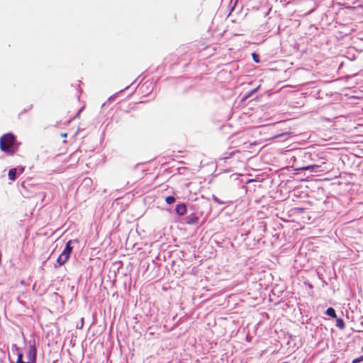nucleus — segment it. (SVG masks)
Wrapping results in <instances>:
<instances>
[{"mask_svg": "<svg viewBox=\"0 0 363 363\" xmlns=\"http://www.w3.org/2000/svg\"><path fill=\"white\" fill-rule=\"evenodd\" d=\"M26 357L28 363H36L37 349L35 345H30L26 351Z\"/></svg>", "mask_w": 363, "mask_h": 363, "instance_id": "7ed1b4c3", "label": "nucleus"}, {"mask_svg": "<svg viewBox=\"0 0 363 363\" xmlns=\"http://www.w3.org/2000/svg\"><path fill=\"white\" fill-rule=\"evenodd\" d=\"M67 135V134L66 133L61 134V137H62V138H66Z\"/></svg>", "mask_w": 363, "mask_h": 363, "instance_id": "2eb2a0df", "label": "nucleus"}, {"mask_svg": "<svg viewBox=\"0 0 363 363\" xmlns=\"http://www.w3.org/2000/svg\"><path fill=\"white\" fill-rule=\"evenodd\" d=\"M336 326L339 328L340 329H344L345 328V323L344 320L341 318H337L336 320Z\"/></svg>", "mask_w": 363, "mask_h": 363, "instance_id": "1a4fd4ad", "label": "nucleus"}, {"mask_svg": "<svg viewBox=\"0 0 363 363\" xmlns=\"http://www.w3.org/2000/svg\"><path fill=\"white\" fill-rule=\"evenodd\" d=\"M16 363H28V362H24L23 360V354L22 353H18Z\"/></svg>", "mask_w": 363, "mask_h": 363, "instance_id": "9b49d317", "label": "nucleus"}, {"mask_svg": "<svg viewBox=\"0 0 363 363\" xmlns=\"http://www.w3.org/2000/svg\"><path fill=\"white\" fill-rule=\"evenodd\" d=\"M320 166L317 164H312L308 166L302 167L300 168H298L297 170L303 171V170H312L314 171L315 169L318 168Z\"/></svg>", "mask_w": 363, "mask_h": 363, "instance_id": "0eeeda50", "label": "nucleus"}, {"mask_svg": "<svg viewBox=\"0 0 363 363\" xmlns=\"http://www.w3.org/2000/svg\"><path fill=\"white\" fill-rule=\"evenodd\" d=\"M16 168L10 169L8 173L9 179L11 181H14L16 179Z\"/></svg>", "mask_w": 363, "mask_h": 363, "instance_id": "423d86ee", "label": "nucleus"}, {"mask_svg": "<svg viewBox=\"0 0 363 363\" xmlns=\"http://www.w3.org/2000/svg\"><path fill=\"white\" fill-rule=\"evenodd\" d=\"M16 136L11 133H6L0 138V149L9 155H13L15 151L13 146L16 142Z\"/></svg>", "mask_w": 363, "mask_h": 363, "instance_id": "f257e3e1", "label": "nucleus"}, {"mask_svg": "<svg viewBox=\"0 0 363 363\" xmlns=\"http://www.w3.org/2000/svg\"><path fill=\"white\" fill-rule=\"evenodd\" d=\"M71 245H72V240H69L66 243V246H65L64 250L60 255V256L58 257V258L57 259V264H58V266H62V265L65 264L69 259L70 255L72 251V247L71 246Z\"/></svg>", "mask_w": 363, "mask_h": 363, "instance_id": "f03ea898", "label": "nucleus"}, {"mask_svg": "<svg viewBox=\"0 0 363 363\" xmlns=\"http://www.w3.org/2000/svg\"><path fill=\"white\" fill-rule=\"evenodd\" d=\"M186 223L189 225H195L198 223L199 218L196 216H191L186 218Z\"/></svg>", "mask_w": 363, "mask_h": 363, "instance_id": "39448f33", "label": "nucleus"}, {"mask_svg": "<svg viewBox=\"0 0 363 363\" xmlns=\"http://www.w3.org/2000/svg\"><path fill=\"white\" fill-rule=\"evenodd\" d=\"M363 361V354L352 361V363H359Z\"/></svg>", "mask_w": 363, "mask_h": 363, "instance_id": "f8f14e48", "label": "nucleus"}, {"mask_svg": "<svg viewBox=\"0 0 363 363\" xmlns=\"http://www.w3.org/2000/svg\"><path fill=\"white\" fill-rule=\"evenodd\" d=\"M252 56H253V60H254L256 62H259V59H258L257 55H255V54H253V55H252Z\"/></svg>", "mask_w": 363, "mask_h": 363, "instance_id": "ddd939ff", "label": "nucleus"}, {"mask_svg": "<svg viewBox=\"0 0 363 363\" xmlns=\"http://www.w3.org/2000/svg\"><path fill=\"white\" fill-rule=\"evenodd\" d=\"M257 89V88H256V89H253L252 91H250V93L249 94H247V95L246 96V97H245V98L249 97V96H250L253 92H255Z\"/></svg>", "mask_w": 363, "mask_h": 363, "instance_id": "4468645a", "label": "nucleus"}, {"mask_svg": "<svg viewBox=\"0 0 363 363\" xmlns=\"http://www.w3.org/2000/svg\"><path fill=\"white\" fill-rule=\"evenodd\" d=\"M175 210L177 214L184 216L186 213V206L184 203H179L177 205Z\"/></svg>", "mask_w": 363, "mask_h": 363, "instance_id": "20e7f679", "label": "nucleus"}, {"mask_svg": "<svg viewBox=\"0 0 363 363\" xmlns=\"http://www.w3.org/2000/svg\"><path fill=\"white\" fill-rule=\"evenodd\" d=\"M165 201L168 204H172V203H173L175 201V198L174 196H168L166 197Z\"/></svg>", "mask_w": 363, "mask_h": 363, "instance_id": "9d476101", "label": "nucleus"}, {"mask_svg": "<svg viewBox=\"0 0 363 363\" xmlns=\"http://www.w3.org/2000/svg\"><path fill=\"white\" fill-rule=\"evenodd\" d=\"M328 316L331 318H336V313L334 308L330 307L326 310L325 313Z\"/></svg>", "mask_w": 363, "mask_h": 363, "instance_id": "6e6552de", "label": "nucleus"}]
</instances>
